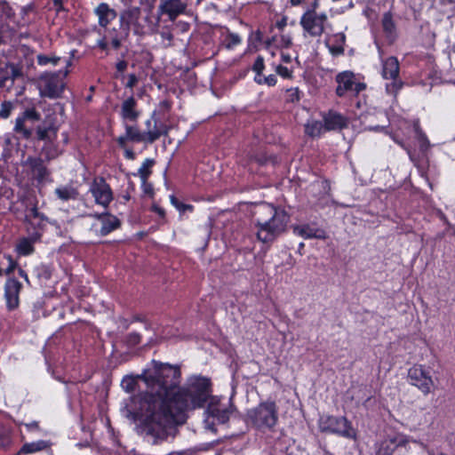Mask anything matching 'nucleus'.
Here are the masks:
<instances>
[{
	"label": "nucleus",
	"instance_id": "nucleus-11",
	"mask_svg": "<svg viewBox=\"0 0 455 455\" xmlns=\"http://www.w3.org/2000/svg\"><path fill=\"white\" fill-rule=\"evenodd\" d=\"M129 37L128 32L123 28H105V33L100 38L96 41L94 49H99L100 52L105 53V56L110 54L111 49L118 50L122 46V44L126 41Z\"/></svg>",
	"mask_w": 455,
	"mask_h": 455
},
{
	"label": "nucleus",
	"instance_id": "nucleus-36",
	"mask_svg": "<svg viewBox=\"0 0 455 455\" xmlns=\"http://www.w3.org/2000/svg\"><path fill=\"white\" fill-rule=\"evenodd\" d=\"M54 195L58 199L63 202H68L69 200H76L79 196V192L77 188L73 186H60L55 188Z\"/></svg>",
	"mask_w": 455,
	"mask_h": 455
},
{
	"label": "nucleus",
	"instance_id": "nucleus-14",
	"mask_svg": "<svg viewBox=\"0 0 455 455\" xmlns=\"http://www.w3.org/2000/svg\"><path fill=\"white\" fill-rule=\"evenodd\" d=\"M409 383L418 387L425 395L431 393L434 381L430 372L421 364H414L408 371Z\"/></svg>",
	"mask_w": 455,
	"mask_h": 455
},
{
	"label": "nucleus",
	"instance_id": "nucleus-20",
	"mask_svg": "<svg viewBox=\"0 0 455 455\" xmlns=\"http://www.w3.org/2000/svg\"><path fill=\"white\" fill-rule=\"evenodd\" d=\"M409 439L404 435H395L393 437L385 439L377 451V455H393L400 448L406 449Z\"/></svg>",
	"mask_w": 455,
	"mask_h": 455
},
{
	"label": "nucleus",
	"instance_id": "nucleus-13",
	"mask_svg": "<svg viewBox=\"0 0 455 455\" xmlns=\"http://www.w3.org/2000/svg\"><path fill=\"white\" fill-rule=\"evenodd\" d=\"M328 20L325 12L314 13L305 12L299 20L303 31L312 37H319L324 33L325 23Z\"/></svg>",
	"mask_w": 455,
	"mask_h": 455
},
{
	"label": "nucleus",
	"instance_id": "nucleus-56",
	"mask_svg": "<svg viewBox=\"0 0 455 455\" xmlns=\"http://www.w3.org/2000/svg\"><path fill=\"white\" fill-rule=\"evenodd\" d=\"M52 5L57 14L60 12H68V10L64 6L63 0H52Z\"/></svg>",
	"mask_w": 455,
	"mask_h": 455
},
{
	"label": "nucleus",
	"instance_id": "nucleus-23",
	"mask_svg": "<svg viewBox=\"0 0 455 455\" xmlns=\"http://www.w3.org/2000/svg\"><path fill=\"white\" fill-rule=\"evenodd\" d=\"M323 129L327 132L341 131L347 127V117L331 109L323 116Z\"/></svg>",
	"mask_w": 455,
	"mask_h": 455
},
{
	"label": "nucleus",
	"instance_id": "nucleus-49",
	"mask_svg": "<svg viewBox=\"0 0 455 455\" xmlns=\"http://www.w3.org/2000/svg\"><path fill=\"white\" fill-rule=\"evenodd\" d=\"M286 93H287V96H286L287 101L295 103V102H299L300 100L301 92L299 91V89L298 87L288 89L286 91Z\"/></svg>",
	"mask_w": 455,
	"mask_h": 455
},
{
	"label": "nucleus",
	"instance_id": "nucleus-61",
	"mask_svg": "<svg viewBox=\"0 0 455 455\" xmlns=\"http://www.w3.org/2000/svg\"><path fill=\"white\" fill-rule=\"evenodd\" d=\"M18 275L19 276H20L21 278L24 279V281L28 284L30 285V280H29V277L28 275V273L21 267H19L18 268Z\"/></svg>",
	"mask_w": 455,
	"mask_h": 455
},
{
	"label": "nucleus",
	"instance_id": "nucleus-57",
	"mask_svg": "<svg viewBox=\"0 0 455 455\" xmlns=\"http://www.w3.org/2000/svg\"><path fill=\"white\" fill-rule=\"evenodd\" d=\"M138 84V77L134 73L129 74L127 76V81L125 83V87L132 89Z\"/></svg>",
	"mask_w": 455,
	"mask_h": 455
},
{
	"label": "nucleus",
	"instance_id": "nucleus-8",
	"mask_svg": "<svg viewBox=\"0 0 455 455\" xmlns=\"http://www.w3.org/2000/svg\"><path fill=\"white\" fill-rule=\"evenodd\" d=\"M400 64L396 57L390 56L382 60L381 76L384 79H390L385 86L386 92L388 95L396 97L404 85V83L399 78Z\"/></svg>",
	"mask_w": 455,
	"mask_h": 455
},
{
	"label": "nucleus",
	"instance_id": "nucleus-50",
	"mask_svg": "<svg viewBox=\"0 0 455 455\" xmlns=\"http://www.w3.org/2000/svg\"><path fill=\"white\" fill-rule=\"evenodd\" d=\"M251 69L257 75L263 72V70L265 69V60L261 55H259L256 58V60L251 67Z\"/></svg>",
	"mask_w": 455,
	"mask_h": 455
},
{
	"label": "nucleus",
	"instance_id": "nucleus-58",
	"mask_svg": "<svg viewBox=\"0 0 455 455\" xmlns=\"http://www.w3.org/2000/svg\"><path fill=\"white\" fill-rule=\"evenodd\" d=\"M263 84H267L268 86H275L277 83V78L275 75H268L265 76V77L262 78Z\"/></svg>",
	"mask_w": 455,
	"mask_h": 455
},
{
	"label": "nucleus",
	"instance_id": "nucleus-52",
	"mask_svg": "<svg viewBox=\"0 0 455 455\" xmlns=\"http://www.w3.org/2000/svg\"><path fill=\"white\" fill-rule=\"evenodd\" d=\"M142 336L138 332H131L126 337V341L129 346L135 347L141 342Z\"/></svg>",
	"mask_w": 455,
	"mask_h": 455
},
{
	"label": "nucleus",
	"instance_id": "nucleus-28",
	"mask_svg": "<svg viewBox=\"0 0 455 455\" xmlns=\"http://www.w3.org/2000/svg\"><path fill=\"white\" fill-rule=\"evenodd\" d=\"M41 242L38 235H28L20 237L16 243L15 251L20 256H29L35 252V244Z\"/></svg>",
	"mask_w": 455,
	"mask_h": 455
},
{
	"label": "nucleus",
	"instance_id": "nucleus-51",
	"mask_svg": "<svg viewBox=\"0 0 455 455\" xmlns=\"http://www.w3.org/2000/svg\"><path fill=\"white\" fill-rule=\"evenodd\" d=\"M275 72L281 77L285 78V79H291L293 77L292 70L289 69L287 67L283 66V65H278L275 68Z\"/></svg>",
	"mask_w": 455,
	"mask_h": 455
},
{
	"label": "nucleus",
	"instance_id": "nucleus-38",
	"mask_svg": "<svg viewBox=\"0 0 455 455\" xmlns=\"http://www.w3.org/2000/svg\"><path fill=\"white\" fill-rule=\"evenodd\" d=\"M264 35L260 29L251 31L248 36V50L251 52H257L259 46L263 44Z\"/></svg>",
	"mask_w": 455,
	"mask_h": 455
},
{
	"label": "nucleus",
	"instance_id": "nucleus-9",
	"mask_svg": "<svg viewBox=\"0 0 455 455\" xmlns=\"http://www.w3.org/2000/svg\"><path fill=\"white\" fill-rule=\"evenodd\" d=\"M335 82L337 83L335 93L339 98L346 96L356 97L366 88V84L356 81L355 74L349 70L337 74L335 76Z\"/></svg>",
	"mask_w": 455,
	"mask_h": 455
},
{
	"label": "nucleus",
	"instance_id": "nucleus-39",
	"mask_svg": "<svg viewBox=\"0 0 455 455\" xmlns=\"http://www.w3.org/2000/svg\"><path fill=\"white\" fill-rule=\"evenodd\" d=\"M293 448L287 443L286 438H280L273 445L272 455H294Z\"/></svg>",
	"mask_w": 455,
	"mask_h": 455
},
{
	"label": "nucleus",
	"instance_id": "nucleus-18",
	"mask_svg": "<svg viewBox=\"0 0 455 455\" xmlns=\"http://www.w3.org/2000/svg\"><path fill=\"white\" fill-rule=\"evenodd\" d=\"M145 126L146 129L142 132H150L156 133V140H158L163 136H168L172 129L170 124H168L165 121L162 120L161 117L157 116L156 111H153L149 118L145 121Z\"/></svg>",
	"mask_w": 455,
	"mask_h": 455
},
{
	"label": "nucleus",
	"instance_id": "nucleus-21",
	"mask_svg": "<svg viewBox=\"0 0 455 455\" xmlns=\"http://www.w3.org/2000/svg\"><path fill=\"white\" fill-rule=\"evenodd\" d=\"M381 28L384 36L389 44H393L398 38V29L394 14L391 11L386 12L381 17Z\"/></svg>",
	"mask_w": 455,
	"mask_h": 455
},
{
	"label": "nucleus",
	"instance_id": "nucleus-32",
	"mask_svg": "<svg viewBox=\"0 0 455 455\" xmlns=\"http://www.w3.org/2000/svg\"><path fill=\"white\" fill-rule=\"evenodd\" d=\"M140 15V10L138 7L130 8L123 12L120 15V27L130 34L131 26L136 25Z\"/></svg>",
	"mask_w": 455,
	"mask_h": 455
},
{
	"label": "nucleus",
	"instance_id": "nucleus-17",
	"mask_svg": "<svg viewBox=\"0 0 455 455\" xmlns=\"http://www.w3.org/2000/svg\"><path fill=\"white\" fill-rule=\"evenodd\" d=\"M187 8V3L182 0H162L158 6V13L166 15L170 20H175L183 14Z\"/></svg>",
	"mask_w": 455,
	"mask_h": 455
},
{
	"label": "nucleus",
	"instance_id": "nucleus-47",
	"mask_svg": "<svg viewBox=\"0 0 455 455\" xmlns=\"http://www.w3.org/2000/svg\"><path fill=\"white\" fill-rule=\"evenodd\" d=\"M4 258L8 261L7 267L4 269V275H5L7 277L12 276V274L14 272V270H18L20 267L19 264L11 254H4Z\"/></svg>",
	"mask_w": 455,
	"mask_h": 455
},
{
	"label": "nucleus",
	"instance_id": "nucleus-10",
	"mask_svg": "<svg viewBox=\"0 0 455 455\" xmlns=\"http://www.w3.org/2000/svg\"><path fill=\"white\" fill-rule=\"evenodd\" d=\"M28 167V174L36 188H42L47 183H52L53 179L52 172L40 156H28L26 160Z\"/></svg>",
	"mask_w": 455,
	"mask_h": 455
},
{
	"label": "nucleus",
	"instance_id": "nucleus-27",
	"mask_svg": "<svg viewBox=\"0 0 455 455\" xmlns=\"http://www.w3.org/2000/svg\"><path fill=\"white\" fill-rule=\"evenodd\" d=\"M20 76H22L21 68L12 63H5L0 67V87L12 85L14 80Z\"/></svg>",
	"mask_w": 455,
	"mask_h": 455
},
{
	"label": "nucleus",
	"instance_id": "nucleus-2",
	"mask_svg": "<svg viewBox=\"0 0 455 455\" xmlns=\"http://www.w3.org/2000/svg\"><path fill=\"white\" fill-rule=\"evenodd\" d=\"M278 420V406L274 400L269 399L248 410L244 419L248 427L262 434L275 431Z\"/></svg>",
	"mask_w": 455,
	"mask_h": 455
},
{
	"label": "nucleus",
	"instance_id": "nucleus-43",
	"mask_svg": "<svg viewBox=\"0 0 455 455\" xmlns=\"http://www.w3.org/2000/svg\"><path fill=\"white\" fill-rule=\"evenodd\" d=\"M128 60H125V53H122L121 58H118L116 64L115 68L116 72L114 74V78L124 80V72L128 68Z\"/></svg>",
	"mask_w": 455,
	"mask_h": 455
},
{
	"label": "nucleus",
	"instance_id": "nucleus-3",
	"mask_svg": "<svg viewBox=\"0 0 455 455\" xmlns=\"http://www.w3.org/2000/svg\"><path fill=\"white\" fill-rule=\"evenodd\" d=\"M70 66L71 60H68L64 69L42 73L37 81L39 95L52 100L61 98L66 89V78L69 74Z\"/></svg>",
	"mask_w": 455,
	"mask_h": 455
},
{
	"label": "nucleus",
	"instance_id": "nucleus-63",
	"mask_svg": "<svg viewBox=\"0 0 455 455\" xmlns=\"http://www.w3.org/2000/svg\"><path fill=\"white\" fill-rule=\"evenodd\" d=\"M287 25V19L286 17H283L281 20H277L275 22V27L279 29V30H283Z\"/></svg>",
	"mask_w": 455,
	"mask_h": 455
},
{
	"label": "nucleus",
	"instance_id": "nucleus-53",
	"mask_svg": "<svg viewBox=\"0 0 455 455\" xmlns=\"http://www.w3.org/2000/svg\"><path fill=\"white\" fill-rule=\"evenodd\" d=\"M150 212H155L158 215L159 219L163 221H166V212L165 210L159 206L157 204H152V205L149 208Z\"/></svg>",
	"mask_w": 455,
	"mask_h": 455
},
{
	"label": "nucleus",
	"instance_id": "nucleus-62",
	"mask_svg": "<svg viewBox=\"0 0 455 455\" xmlns=\"http://www.w3.org/2000/svg\"><path fill=\"white\" fill-rule=\"evenodd\" d=\"M9 10L8 3L5 0L0 1V18Z\"/></svg>",
	"mask_w": 455,
	"mask_h": 455
},
{
	"label": "nucleus",
	"instance_id": "nucleus-42",
	"mask_svg": "<svg viewBox=\"0 0 455 455\" xmlns=\"http://www.w3.org/2000/svg\"><path fill=\"white\" fill-rule=\"evenodd\" d=\"M141 374H143V372ZM138 379H142L145 382L142 375H138L137 377L124 376L121 381V386L127 393H132L137 388Z\"/></svg>",
	"mask_w": 455,
	"mask_h": 455
},
{
	"label": "nucleus",
	"instance_id": "nucleus-25",
	"mask_svg": "<svg viewBox=\"0 0 455 455\" xmlns=\"http://www.w3.org/2000/svg\"><path fill=\"white\" fill-rule=\"evenodd\" d=\"M427 148V146H426L424 143H422L420 145V150H421L422 156H415L413 154L409 152V156H410V159L411 160V162H413L414 165L417 167L420 176L425 179L426 182L427 183V185L429 186L431 190H433V184L429 180V178L427 176V170L429 168V160L426 154Z\"/></svg>",
	"mask_w": 455,
	"mask_h": 455
},
{
	"label": "nucleus",
	"instance_id": "nucleus-48",
	"mask_svg": "<svg viewBox=\"0 0 455 455\" xmlns=\"http://www.w3.org/2000/svg\"><path fill=\"white\" fill-rule=\"evenodd\" d=\"M13 109V104L11 101H4L0 105V117L3 119H7Z\"/></svg>",
	"mask_w": 455,
	"mask_h": 455
},
{
	"label": "nucleus",
	"instance_id": "nucleus-41",
	"mask_svg": "<svg viewBox=\"0 0 455 455\" xmlns=\"http://www.w3.org/2000/svg\"><path fill=\"white\" fill-rule=\"evenodd\" d=\"M242 44L241 36L234 32H231L229 28H227V34L224 36L222 44L228 50H233L235 47Z\"/></svg>",
	"mask_w": 455,
	"mask_h": 455
},
{
	"label": "nucleus",
	"instance_id": "nucleus-6",
	"mask_svg": "<svg viewBox=\"0 0 455 455\" xmlns=\"http://www.w3.org/2000/svg\"><path fill=\"white\" fill-rule=\"evenodd\" d=\"M38 202L36 198L30 202V207L27 206L25 211L24 223L28 235H38L42 240L46 230L47 224L52 223L49 218L38 209Z\"/></svg>",
	"mask_w": 455,
	"mask_h": 455
},
{
	"label": "nucleus",
	"instance_id": "nucleus-31",
	"mask_svg": "<svg viewBox=\"0 0 455 455\" xmlns=\"http://www.w3.org/2000/svg\"><path fill=\"white\" fill-rule=\"evenodd\" d=\"M294 232L297 233L299 236L304 239H325L326 232L323 228L311 227L308 224H303L299 226H296L294 228Z\"/></svg>",
	"mask_w": 455,
	"mask_h": 455
},
{
	"label": "nucleus",
	"instance_id": "nucleus-4",
	"mask_svg": "<svg viewBox=\"0 0 455 455\" xmlns=\"http://www.w3.org/2000/svg\"><path fill=\"white\" fill-rule=\"evenodd\" d=\"M322 433L332 434L347 439H355L356 430L345 416L323 415L318 420Z\"/></svg>",
	"mask_w": 455,
	"mask_h": 455
},
{
	"label": "nucleus",
	"instance_id": "nucleus-5",
	"mask_svg": "<svg viewBox=\"0 0 455 455\" xmlns=\"http://www.w3.org/2000/svg\"><path fill=\"white\" fill-rule=\"evenodd\" d=\"M290 216L284 210H276L271 215L265 228L259 229L257 238L262 243H271L285 231Z\"/></svg>",
	"mask_w": 455,
	"mask_h": 455
},
{
	"label": "nucleus",
	"instance_id": "nucleus-55",
	"mask_svg": "<svg viewBox=\"0 0 455 455\" xmlns=\"http://www.w3.org/2000/svg\"><path fill=\"white\" fill-rule=\"evenodd\" d=\"M171 204L180 212H186L187 204L180 202L174 195L170 196Z\"/></svg>",
	"mask_w": 455,
	"mask_h": 455
},
{
	"label": "nucleus",
	"instance_id": "nucleus-24",
	"mask_svg": "<svg viewBox=\"0 0 455 455\" xmlns=\"http://www.w3.org/2000/svg\"><path fill=\"white\" fill-rule=\"evenodd\" d=\"M125 134L132 142L153 144L156 141L157 134L154 132H142L136 125H124Z\"/></svg>",
	"mask_w": 455,
	"mask_h": 455
},
{
	"label": "nucleus",
	"instance_id": "nucleus-60",
	"mask_svg": "<svg viewBox=\"0 0 455 455\" xmlns=\"http://www.w3.org/2000/svg\"><path fill=\"white\" fill-rule=\"evenodd\" d=\"M124 157L128 160H134L136 157L135 152L132 148H124Z\"/></svg>",
	"mask_w": 455,
	"mask_h": 455
},
{
	"label": "nucleus",
	"instance_id": "nucleus-30",
	"mask_svg": "<svg viewBox=\"0 0 455 455\" xmlns=\"http://www.w3.org/2000/svg\"><path fill=\"white\" fill-rule=\"evenodd\" d=\"M94 13L98 16L99 25L107 28L108 25L113 21L116 16V12L110 8L107 3H100L94 10Z\"/></svg>",
	"mask_w": 455,
	"mask_h": 455
},
{
	"label": "nucleus",
	"instance_id": "nucleus-46",
	"mask_svg": "<svg viewBox=\"0 0 455 455\" xmlns=\"http://www.w3.org/2000/svg\"><path fill=\"white\" fill-rule=\"evenodd\" d=\"M323 124L319 121H315L311 124L306 125V133L311 137L320 136Z\"/></svg>",
	"mask_w": 455,
	"mask_h": 455
},
{
	"label": "nucleus",
	"instance_id": "nucleus-45",
	"mask_svg": "<svg viewBox=\"0 0 455 455\" xmlns=\"http://www.w3.org/2000/svg\"><path fill=\"white\" fill-rule=\"evenodd\" d=\"M60 60V58L56 56H48L45 54H38L36 56V61L39 66H46L48 64L57 66Z\"/></svg>",
	"mask_w": 455,
	"mask_h": 455
},
{
	"label": "nucleus",
	"instance_id": "nucleus-26",
	"mask_svg": "<svg viewBox=\"0 0 455 455\" xmlns=\"http://www.w3.org/2000/svg\"><path fill=\"white\" fill-rule=\"evenodd\" d=\"M276 207L272 204L263 203L258 205L253 212V220L258 230L265 228Z\"/></svg>",
	"mask_w": 455,
	"mask_h": 455
},
{
	"label": "nucleus",
	"instance_id": "nucleus-29",
	"mask_svg": "<svg viewBox=\"0 0 455 455\" xmlns=\"http://www.w3.org/2000/svg\"><path fill=\"white\" fill-rule=\"evenodd\" d=\"M346 35L343 32L333 34L325 44L333 57H339L345 52Z\"/></svg>",
	"mask_w": 455,
	"mask_h": 455
},
{
	"label": "nucleus",
	"instance_id": "nucleus-22",
	"mask_svg": "<svg viewBox=\"0 0 455 455\" xmlns=\"http://www.w3.org/2000/svg\"><path fill=\"white\" fill-rule=\"evenodd\" d=\"M119 115L124 122L136 123L138 121L140 111L138 109V101L132 95L123 100Z\"/></svg>",
	"mask_w": 455,
	"mask_h": 455
},
{
	"label": "nucleus",
	"instance_id": "nucleus-54",
	"mask_svg": "<svg viewBox=\"0 0 455 455\" xmlns=\"http://www.w3.org/2000/svg\"><path fill=\"white\" fill-rule=\"evenodd\" d=\"M141 188L145 195L148 196L150 198H153L155 196V190L153 184L148 182V180H145V181H141Z\"/></svg>",
	"mask_w": 455,
	"mask_h": 455
},
{
	"label": "nucleus",
	"instance_id": "nucleus-37",
	"mask_svg": "<svg viewBox=\"0 0 455 455\" xmlns=\"http://www.w3.org/2000/svg\"><path fill=\"white\" fill-rule=\"evenodd\" d=\"M15 444L12 432L10 429H0V449L8 451H11Z\"/></svg>",
	"mask_w": 455,
	"mask_h": 455
},
{
	"label": "nucleus",
	"instance_id": "nucleus-59",
	"mask_svg": "<svg viewBox=\"0 0 455 455\" xmlns=\"http://www.w3.org/2000/svg\"><path fill=\"white\" fill-rule=\"evenodd\" d=\"M116 140L118 147L123 149L126 148L127 143L131 141L130 139L127 138V135L125 133L124 135L119 136Z\"/></svg>",
	"mask_w": 455,
	"mask_h": 455
},
{
	"label": "nucleus",
	"instance_id": "nucleus-12",
	"mask_svg": "<svg viewBox=\"0 0 455 455\" xmlns=\"http://www.w3.org/2000/svg\"><path fill=\"white\" fill-rule=\"evenodd\" d=\"M60 123L55 112L46 114L34 130L33 138L36 141L57 140Z\"/></svg>",
	"mask_w": 455,
	"mask_h": 455
},
{
	"label": "nucleus",
	"instance_id": "nucleus-19",
	"mask_svg": "<svg viewBox=\"0 0 455 455\" xmlns=\"http://www.w3.org/2000/svg\"><path fill=\"white\" fill-rule=\"evenodd\" d=\"M93 218L100 220L101 227L100 229V235L106 236L113 231L118 229L122 226V221L114 214L109 212H103L100 213L93 214Z\"/></svg>",
	"mask_w": 455,
	"mask_h": 455
},
{
	"label": "nucleus",
	"instance_id": "nucleus-44",
	"mask_svg": "<svg viewBox=\"0 0 455 455\" xmlns=\"http://www.w3.org/2000/svg\"><path fill=\"white\" fill-rule=\"evenodd\" d=\"M172 108V101L171 100H164L160 101L158 105V109H156L157 116L161 117L162 120L167 123L168 118L166 115L170 113Z\"/></svg>",
	"mask_w": 455,
	"mask_h": 455
},
{
	"label": "nucleus",
	"instance_id": "nucleus-64",
	"mask_svg": "<svg viewBox=\"0 0 455 455\" xmlns=\"http://www.w3.org/2000/svg\"><path fill=\"white\" fill-rule=\"evenodd\" d=\"M25 427L28 430H38L39 429V423L37 421H32L30 423H26Z\"/></svg>",
	"mask_w": 455,
	"mask_h": 455
},
{
	"label": "nucleus",
	"instance_id": "nucleus-15",
	"mask_svg": "<svg viewBox=\"0 0 455 455\" xmlns=\"http://www.w3.org/2000/svg\"><path fill=\"white\" fill-rule=\"evenodd\" d=\"M23 289L22 283L14 276L6 278L4 284V299L7 311L12 312L19 308L20 304V295Z\"/></svg>",
	"mask_w": 455,
	"mask_h": 455
},
{
	"label": "nucleus",
	"instance_id": "nucleus-7",
	"mask_svg": "<svg viewBox=\"0 0 455 455\" xmlns=\"http://www.w3.org/2000/svg\"><path fill=\"white\" fill-rule=\"evenodd\" d=\"M41 113L35 105L27 107L21 111L15 119L13 131L21 139L28 140L34 135V124L41 121Z\"/></svg>",
	"mask_w": 455,
	"mask_h": 455
},
{
	"label": "nucleus",
	"instance_id": "nucleus-1",
	"mask_svg": "<svg viewBox=\"0 0 455 455\" xmlns=\"http://www.w3.org/2000/svg\"><path fill=\"white\" fill-rule=\"evenodd\" d=\"M149 396L144 419L148 434L164 440L168 430L182 423L188 410L203 408L212 392L211 379L195 376L188 387H180L181 371L179 365L152 360L142 374Z\"/></svg>",
	"mask_w": 455,
	"mask_h": 455
},
{
	"label": "nucleus",
	"instance_id": "nucleus-35",
	"mask_svg": "<svg viewBox=\"0 0 455 455\" xmlns=\"http://www.w3.org/2000/svg\"><path fill=\"white\" fill-rule=\"evenodd\" d=\"M41 155L44 156V162L56 159L60 155L57 140L44 141L41 148Z\"/></svg>",
	"mask_w": 455,
	"mask_h": 455
},
{
	"label": "nucleus",
	"instance_id": "nucleus-16",
	"mask_svg": "<svg viewBox=\"0 0 455 455\" xmlns=\"http://www.w3.org/2000/svg\"><path fill=\"white\" fill-rule=\"evenodd\" d=\"M90 192L94 197L96 204L105 208L108 207L114 198L111 187L103 177H96L93 179L90 186Z\"/></svg>",
	"mask_w": 455,
	"mask_h": 455
},
{
	"label": "nucleus",
	"instance_id": "nucleus-40",
	"mask_svg": "<svg viewBox=\"0 0 455 455\" xmlns=\"http://www.w3.org/2000/svg\"><path fill=\"white\" fill-rule=\"evenodd\" d=\"M155 160L152 158L145 159L141 166L139 168L138 172L133 173V176H139L141 181L148 180L152 174V167L155 165Z\"/></svg>",
	"mask_w": 455,
	"mask_h": 455
},
{
	"label": "nucleus",
	"instance_id": "nucleus-33",
	"mask_svg": "<svg viewBox=\"0 0 455 455\" xmlns=\"http://www.w3.org/2000/svg\"><path fill=\"white\" fill-rule=\"evenodd\" d=\"M208 415L215 419L219 424H226L229 421L231 411L228 408L220 409L217 404L209 403L206 409Z\"/></svg>",
	"mask_w": 455,
	"mask_h": 455
},
{
	"label": "nucleus",
	"instance_id": "nucleus-34",
	"mask_svg": "<svg viewBox=\"0 0 455 455\" xmlns=\"http://www.w3.org/2000/svg\"><path fill=\"white\" fill-rule=\"evenodd\" d=\"M52 443L46 440H38L36 442L26 443L20 449L21 455L32 454L50 449Z\"/></svg>",
	"mask_w": 455,
	"mask_h": 455
}]
</instances>
